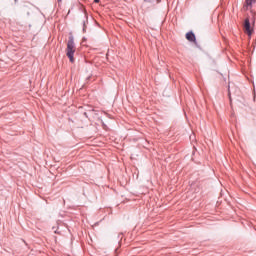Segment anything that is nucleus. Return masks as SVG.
<instances>
[{
    "label": "nucleus",
    "instance_id": "obj_10",
    "mask_svg": "<svg viewBox=\"0 0 256 256\" xmlns=\"http://www.w3.org/2000/svg\"><path fill=\"white\" fill-rule=\"evenodd\" d=\"M157 3H159V0H157Z\"/></svg>",
    "mask_w": 256,
    "mask_h": 256
},
{
    "label": "nucleus",
    "instance_id": "obj_5",
    "mask_svg": "<svg viewBox=\"0 0 256 256\" xmlns=\"http://www.w3.org/2000/svg\"><path fill=\"white\" fill-rule=\"evenodd\" d=\"M245 7H253V3H256V0H246Z\"/></svg>",
    "mask_w": 256,
    "mask_h": 256
},
{
    "label": "nucleus",
    "instance_id": "obj_9",
    "mask_svg": "<svg viewBox=\"0 0 256 256\" xmlns=\"http://www.w3.org/2000/svg\"><path fill=\"white\" fill-rule=\"evenodd\" d=\"M63 0H58V3H61Z\"/></svg>",
    "mask_w": 256,
    "mask_h": 256
},
{
    "label": "nucleus",
    "instance_id": "obj_1",
    "mask_svg": "<svg viewBox=\"0 0 256 256\" xmlns=\"http://www.w3.org/2000/svg\"><path fill=\"white\" fill-rule=\"evenodd\" d=\"M66 56L70 63H75V38L73 36H69L68 38Z\"/></svg>",
    "mask_w": 256,
    "mask_h": 256
},
{
    "label": "nucleus",
    "instance_id": "obj_6",
    "mask_svg": "<svg viewBox=\"0 0 256 256\" xmlns=\"http://www.w3.org/2000/svg\"><path fill=\"white\" fill-rule=\"evenodd\" d=\"M144 3H155V0H144Z\"/></svg>",
    "mask_w": 256,
    "mask_h": 256
},
{
    "label": "nucleus",
    "instance_id": "obj_7",
    "mask_svg": "<svg viewBox=\"0 0 256 256\" xmlns=\"http://www.w3.org/2000/svg\"><path fill=\"white\" fill-rule=\"evenodd\" d=\"M99 1H101V0H94V3H99Z\"/></svg>",
    "mask_w": 256,
    "mask_h": 256
},
{
    "label": "nucleus",
    "instance_id": "obj_8",
    "mask_svg": "<svg viewBox=\"0 0 256 256\" xmlns=\"http://www.w3.org/2000/svg\"><path fill=\"white\" fill-rule=\"evenodd\" d=\"M84 116L87 117V112L84 113Z\"/></svg>",
    "mask_w": 256,
    "mask_h": 256
},
{
    "label": "nucleus",
    "instance_id": "obj_3",
    "mask_svg": "<svg viewBox=\"0 0 256 256\" xmlns=\"http://www.w3.org/2000/svg\"><path fill=\"white\" fill-rule=\"evenodd\" d=\"M186 39H187V41H190L191 43H195V41H197V38L195 37V33H193V31L186 33Z\"/></svg>",
    "mask_w": 256,
    "mask_h": 256
},
{
    "label": "nucleus",
    "instance_id": "obj_4",
    "mask_svg": "<svg viewBox=\"0 0 256 256\" xmlns=\"http://www.w3.org/2000/svg\"><path fill=\"white\" fill-rule=\"evenodd\" d=\"M83 23V33H85V31H87V14H84V20L82 21Z\"/></svg>",
    "mask_w": 256,
    "mask_h": 256
},
{
    "label": "nucleus",
    "instance_id": "obj_2",
    "mask_svg": "<svg viewBox=\"0 0 256 256\" xmlns=\"http://www.w3.org/2000/svg\"><path fill=\"white\" fill-rule=\"evenodd\" d=\"M244 29H245L247 35H249V37H251V35H253V30L251 29V22L249 21V19H245Z\"/></svg>",
    "mask_w": 256,
    "mask_h": 256
}]
</instances>
